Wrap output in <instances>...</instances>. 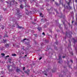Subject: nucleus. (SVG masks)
<instances>
[{"label":"nucleus","instance_id":"obj_58","mask_svg":"<svg viewBox=\"0 0 77 77\" xmlns=\"http://www.w3.org/2000/svg\"><path fill=\"white\" fill-rule=\"evenodd\" d=\"M51 32H52V31H51Z\"/></svg>","mask_w":77,"mask_h":77},{"label":"nucleus","instance_id":"obj_36","mask_svg":"<svg viewBox=\"0 0 77 77\" xmlns=\"http://www.w3.org/2000/svg\"><path fill=\"white\" fill-rule=\"evenodd\" d=\"M2 74H3V73H4V72H2Z\"/></svg>","mask_w":77,"mask_h":77},{"label":"nucleus","instance_id":"obj_47","mask_svg":"<svg viewBox=\"0 0 77 77\" xmlns=\"http://www.w3.org/2000/svg\"><path fill=\"white\" fill-rule=\"evenodd\" d=\"M65 24V22H63V24Z\"/></svg>","mask_w":77,"mask_h":77},{"label":"nucleus","instance_id":"obj_32","mask_svg":"<svg viewBox=\"0 0 77 77\" xmlns=\"http://www.w3.org/2000/svg\"><path fill=\"white\" fill-rule=\"evenodd\" d=\"M3 41H4V42H6V40H3Z\"/></svg>","mask_w":77,"mask_h":77},{"label":"nucleus","instance_id":"obj_3","mask_svg":"<svg viewBox=\"0 0 77 77\" xmlns=\"http://www.w3.org/2000/svg\"><path fill=\"white\" fill-rule=\"evenodd\" d=\"M26 14H27V15H29V12L28 11L27 9H26Z\"/></svg>","mask_w":77,"mask_h":77},{"label":"nucleus","instance_id":"obj_18","mask_svg":"<svg viewBox=\"0 0 77 77\" xmlns=\"http://www.w3.org/2000/svg\"><path fill=\"white\" fill-rule=\"evenodd\" d=\"M69 9H72V7H71L69 5Z\"/></svg>","mask_w":77,"mask_h":77},{"label":"nucleus","instance_id":"obj_10","mask_svg":"<svg viewBox=\"0 0 77 77\" xmlns=\"http://www.w3.org/2000/svg\"><path fill=\"white\" fill-rule=\"evenodd\" d=\"M17 28L18 29H21V28H22V27L21 26H18Z\"/></svg>","mask_w":77,"mask_h":77},{"label":"nucleus","instance_id":"obj_41","mask_svg":"<svg viewBox=\"0 0 77 77\" xmlns=\"http://www.w3.org/2000/svg\"><path fill=\"white\" fill-rule=\"evenodd\" d=\"M27 6V7H30V6H29V5H28Z\"/></svg>","mask_w":77,"mask_h":77},{"label":"nucleus","instance_id":"obj_54","mask_svg":"<svg viewBox=\"0 0 77 77\" xmlns=\"http://www.w3.org/2000/svg\"><path fill=\"white\" fill-rule=\"evenodd\" d=\"M69 41L70 43H71V42H70V41Z\"/></svg>","mask_w":77,"mask_h":77},{"label":"nucleus","instance_id":"obj_19","mask_svg":"<svg viewBox=\"0 0 77 77\" xmlns=\"http://www.w3.org/2000/svg\"><path fill=\"white\" fill-rule=\"evenodd\" d=\"M67 35H68V32H66V36H67Z\"/></svg>","mask_w":77,"mask_h":77},{"label":"nucleus","instance_id":"obj_51","mask_svg":"<svg viewBox=\"0 0 77 77\" xmlns=\"http://www.w3.org/2000/svg\"><path fill=\"white\" fill-rule=\"evenodd\" d=\"M56 12H57V13L58 12H57V11H56Z\"/></svg>","mask_w":77,"mask_h":77},{"label":"nucleus","instance_id":"obj_61","mask_svg":"<svg viewBox=\"0 0 77 77\" xmlns=\"http://www.w3.org/2000/svg\"><path fill=\"white\" fill-rule=\"evenodd\" d=\"M19 14H20V13H19Z\"/></svg>","mask_w":77,"mask_h":77},{"label":"nucleus","instance_id":"obj_28","mask_svg":"<svg viewBox=\"0 0 77 77\" xmlns=\"http://www.w3.org/2000/svg\"><path fill=\"white\" fill-rule=\"evenodd\" d=\"M9 67H10V66H9V65H8L7 68H9Z\"/></svg>","mask_w":77,"mask_h":77},{"label":"nucleus","instance_id":"obj_17","mask_svg":"<svg viewBox=\"0 0 77 77\" xmlns=\"http://www.w3.org/2000/svg\"><path fill=\"white\" fill-rule=\"evenodd\" d=\"M1 55L3 56H5V54L2 53V54H1Z\"/></svg>","mask_w":77,"mask_h":77},{"label":"nucleus","instance_id":"obj_46","mask_svg":"<svg viewBox=\"0 0 77 77\" xmlns=\"http://www.w3.org/2000/svg\"><path fill=\"white\" fill-rule=\"evenodd\" d=\"M12 27H15V26H13Z\"/></svg>","mask_w":77,"mask_h":77},{"label":"nucleus","instance_id":"obj_53","mask_svg":"<svg viewBox=\"0 0 77 77\" xmlns=\"http://www.w3.org/2000/svg\"><path fill=\"white\" fill-rule=\"evenodd\" d=\"M26 0H23V1H26Z\"/></svg>","mask_w":77,"mask_h":77},{"label":"nucleus","instance_id":"obj_48","mask_svg":"<svg viewBox=\"0 0 77 77\" xmlns=\"http://www.w3.org/2000/svg\"><path fill=\"white\" fill-rule=\"evenodd\" d=\"M19 15V17H21V15Z\"/></svg>","mask_w":77,"mask_h":77},{"label":"nucleus","instance_id":"obj_16","mask_svg":"<svg viewBox=\"0 0 77 77\" xmlns=\"http://www.w3.org/2000/svg\"><path fill=\"white\" fill-rule=\"evenodd\" d=\"M12 56H16V54H12Z\"/></svg>","mask_w":77,"mask_h":77},{"label":"nucleus","instance_id":"obj_49","mask_svg":"<svg viewBox=\"0 0 77 77\" xmlns=\"http://www.w3.org/2000/svg\"><path fill=\"white\" fill-rule=\"evenodd\" d=\"M52 1H53V2H54V0H52Z\"/></svg>","mask_w":77,"mask_h":77},{"label":"nucleus","instance_id":"obj_30","mask_svg":"<svg viewBox=\"0 0 77 77\" xmlns=\"http://www.w3.org/2000/svg\"><path fill=\"white\" fill-rule=\"evenodd\" d=\"M69 2H71V0H69Z\"/></svg>","mask_w":77,"mask_h":77},{"label":"nucleus","instance_id":"obj_29","mask_svg":"<svg viewBox=\"0 0 77 77\" xmlns=\"http://www.w3.org/2000/svg\"><path fill=\"white\" fill-rule=\"evenodd\" d=\"M75 25H76V26H77V23H75Z\"/></svg>","mask_w":77,"mask_h":77},{"label":"nucleus","instance_id":"obj_45","mask_svg":"<svg viewBox=\"0 0 77 77\" xmlns=\"http://www.w3.org/2000/svg\"><path fill=\"white\" fill-rule=\"evenodd\" d=\"M34 21H36V19H34Z\"/></svg>","mask_w":77,"mask_h":77},{"label":"nucleus","instance_id":"obj_7","mask_svg":"<svg viewBox=\"0 0 77 77\" xmlns=\"http://www.w3.org/2000/svg\"><path fill=\"white\" fill-rule=\"evenodd\" d=\"M16 71L17 72H21V71H20V70L19 69H16Z\"/></svg>","mask_w":77,"mask_h":77},{"label":"nucleus","instance_id":"obj_13","mask_svg":"<svg viewBox=\"0 0 77 77\" xmlns=\"http://www.w3.org/2000/svg\"><path fill=\"white\" fill-rule=\"evenodd\" d=\"M70 3V2H69L67 3V5H68V6H69V5H70V4H69Z\"/></svg>","mask_w":77,"mask_h":77},{"label":"nucleus","instance_id":"obj_25","mask_svg":"<svg viewBox=\"0 0 77 77\" xmlns=\"http://www.w3.org/2000/svg\"><path fill=\"white\" fill-rule=\"evenodd\" d=\"M55 44H56L57 45V44H58V42H55Z\"/></svg>","mask_w":77,"mask_h":77},{"label":"nucleus","instance_id":"obj_26","mask_svg":"<svg viewBox=\"0 0 77 77\" xmlns=\"http://www.w3.org/2000/svg\"><path fill=\"white\" fill-rule=\"evenodd\" d=\"M74 21H73V20L72 21V24H73V23H74Z\"/></svg>","mask_w":77,"mask_h":77},{"label":"nucleus","instance_id":"obj_12","mask_svg":"<svg viewBox=\"0 0 77 77\" xmlns=\"http://www.w3.org/2000/svg\"><path fill=\"white\" fill-rule=\"evenodd\" d=\"M38 29L39 31H40L42 29L41 28H38Z\"/></svg>","mask_w":77,"mask_h":77},{"label":"nucleus","instance_id":"obj_64","mask_svg":"<svg viewBox=\"0 0 77 77\" xmlns=\"http://www.w3.org/2000/svg\"><path fill=\"white\" fill-rule=\"evenodd\" d=\"M0 20H1V19H0Z\"/></svg>","mask_w":77,"mask_h":77},{"label":"nucleus","instance_id":"obj_2","mask_svg":"<svg viewBox=\"0 0 77 77\" xmlns=\"http://www.w3.org/2000/svg\"><path fill=\"white\" fill-rule=\"evenodd\" d=\"M14 2L15 1H14V0H12L11 2L10 3V5H12V3H14Z\"/></svg>","mask_w":77,"mask_h":77},{"label":"nucleus","instance_id":"obj_27","mask_svg":"<svg viewBox=\"0 0 77 77\" xmlns=\"http://www.w3.org/2000/svg\"><path fill=\"white\" fill-rule=\"evenodd\" d=\"M41 59H42V58L41 57H40L39 58V60H41Z\"/></svg>","mask_w":77,"mask_h":77},{"label":"nucleus","instance_id":"obj_33","mask_svg":"<svg viewBox=\"0 0 77 77\" xmlns=\"http://www.w3.org/2000/svg\"><path fill=\"white\" fill-rule=\"evenodd\" d=\"M60 77H62V75H59Z\"/></svg>","mask_w":77,"mask_h":77},{"label":"nucleus","instance_id":"obj_56","mask_svg":"<svg viewBox=\"0 0 77 77\" xmlns=\"http://www.w3.org/2000/svg\"><path fill=\"white\" fill-rule=\"evenodd\" d=\"M69 25H70V24H69Z\"/></svg>","mask_w":77,"mask_h":77},{"label":"nucleus","instance_id":"obj_37","mask_svg":"<svg viewBox=\"0 0 77 77\" xmlns=\"http://www.w3.org/2000/svg\"><path fill=\"white\" fill-rule=\"evenodd\" d=\"M25 40H26V38L24 39L23 41H25Z\"/></svg>","mask_w":77,"mask_h":77},{"label":"nucleus","instance_id":"obj_22","mask_svg":"<svg viewBox=\"0 0 77 77\" xmlns=\"http://www.w3.org/2000/svg\"><path fill=\"white\" fill-rule=\"evenodd\" d=\"M23 70H25V67H23Z\"/></svg>","mask_w":77,"mask_h":77},{"label":"nucleus","instance_id":"obj_31","mask_svg":"<svg viewBox=\"0 0 77 77\" xmlns=\"http://www.w3.org/2000/svg\"><path fill=\"white\" fill-rule=\"evenodd\" d=\"M65 56H63V58H65Z\"/></svg>","mask_w":77,"mask_h":77},{"label":"nucleus","instance_id":"obj_21","mask_svg":"<svg viewBox=\"0 0 77 77\" xmlns=\"http://www.w3.org/2000/svg\"><path fill=\"white\" fill-rule=\"evenodd\" d=\"M17 12H19V9H17Z\"/></svg>","mask_w":77,"mask_h":77},{"label":"nucleus","instance_id":"obj_5","mask_svg":"<svg viewBox=\"0 0 77 77\" xmlns=\"http://www.w3.org/2000/svg\"><path fill=\"white\" fill-rule=\"evenodd\" d=\"M45 72H46L45 71L43 72L44 74L45 75H47V73H46Z\"/></svg>","mask_w":77,"mask_h":77},{"label":"nucleus","instance_id":"obj_40","mask_svg":"<svg viewBox=\"0 0 77 77\" xmlns=\"http://www.w3.org/2000/svg\"><path fill=\"white\" fill-rule=\"evenodd\" d=\"M63 6H64V8H65V5H63Z\"/></svg>","mask_w":77,"mask_h":77},{"label":"nucleus","instance_id":"obj_59","mask_svg":"<svg viewBox=\"0 0 77 77\" xmlns=\"http://www.w3.org/2000/svg\"><path fill=\"white\" fill-rule=\"evenodd\" d=\"M66 7H67V8H68V6H66Z\"/></svg>","mask_w":77,"mask_h":77},{"label":"nucleus","instance_id":"obj_23","mask_svg":"<svg viewBox=\"0 0 77 77\" xmlns=\"http://www.w3.org/2000/svg\"><path fill=\"white\" fill-rule=\"evenodd\" d=\"M42 34L43 35H45V33L44 32H43Z\"/></svg>","mask_w":77,"mask_h":77},{"label":"nucleus","instance_id":"obj_57","mask_svg":"<svg viewBox=\"0 0 77 77\" xmlns=\"http://www.w3.org/2000/svg\"><path fill=\"white\" fill-rule=\"evenodd\" d=\"M55 11H56V9H55Z\"/></svg>","mask_w":77,"mask_h":77},{"label":"nucleus","instance_id":"obj_44","mask_svg":"<svg viewBox=\"0 0 77 77\" xmlns=\"http://www.w3.org/2000/svg\"><path fill=\"white\" fill-rule=\"evenodd\" d=\"M5 37H8V35H5Z\"/></svg>","mask_w":77,"mask_h":77},{"label":"nucleus","instance_id":"obj_60","mask_svg":"<svg viewBox=\"0 0 77 77\" xmlns=\"http://www.w3.org/2000/svg\"><path fill=\"white\" fill-rule=\"evenodd\" d=\"M65 11V9H64V10H63V11Z\"/></svg>","mask_w":77,"mask_h":77},{"label":"nucleus","instance_id":"obj_8","mask_svg":"<svg viewBox=\"0 0 77 77\" xmlns=\"http://www.w3.org/2000/svg\"><path fill=\"white\" fill-rule=\"evenodd\" d=\"M20 8L21 9H23L24 7H23V5H21L20 6Z\"/></svg>","mask_w":77,"mask_h":77},{"label":"nucleus","instance_id":"obj_63","mask_svg":"<svg viewBox=\"0 0 77 77\" xmlns=\"http://www.w3.org/2000/svg\"><path fill=\"white\" fill-rule=\"evenodd\" d=\"M42 20H43V19H42Z\"/></svg>","mask_w":77,"mask_h":77},{"label":"nucleus","instance_id":"obj_24","mask_svg":"<svg viewBox=\"0 0 77 77\" xmlns=\"http://www.w3.org/2000/svg\"><path fill=\"white\" fill-rule=\"evenodd\" d=\"M9 57V56L8 55V56H6V57H6H6Z\"/></svg>","mask_w":77,"mask_h":77},{"label":"nucleus","instance_id":"obj_52","mask_svg":"<svg viewBox=\"0 0 77 77\" xmlns=\"http://www.w3.org/2000/svg\"><path fill=\"white\" fill-rule=\"evenodd\" d=\"M35 36H36V35H35Z\"/></svg>","mask_w":77,"mask_h":77},{"label":"nucleus","instance_id":"obj_20","mask_svg":"<svg viewBox=\"0 0 77 77\" xmlns=\"http://www.w3.org/2000/svg\"><path fill=\"white\" fill-rule=\"evenodd\" d=\"M70 62H71V63H73V61H72V60H70Z\"/></svg>","mask_w":77,"mask_h":77},{"label":"nucleus","instance_id":"obj_15","mask_svg":"<svg viewBox=\"0 0 77 77\" xmlns=\"http://www.w3.org/2000/svg\"><path fill=\"white\" fill-rule=\"evenodd\" d=\"M55 4L57 5V6H58V4L57 2H55Z\"/></svg>","mask_w":77,"mask_h":77},{"label":"nucleus","instance_id":"obj_9","mask_svg":"<svg viewBox=\"0 0 77 77\" xmlns=\"http://www.w3.org/2000/svg\"><path fill=\"white\" fill-rule=\"evenodd\" d=\"M40 17H43V16H42V13L40 14Z\"/></svg>","mask_w":77,"mask_h":77},{"label":"nucleus","instance_id":"obj_34","mask_svg":"<svg viewBox=\"0 0 77 77\" xmlns=\"http://www.w3.org/2000/svg\"><path fill=\"white\" fill-rule=\"evenodd\" d=\"M41 45H42V46L44 45V44H43V43L42 44H41Z\"/></svg>","mask_w":77,"mask_h":77},{"label":"nucleus","instance_id":"obj_42","mask_svg":"<svg viewBox=\"0 0 77 77\" xmlns=\"http://www.w3.org/2000/svg\"><path fill=\"white\" fill-rule=\"evenodd\" d=\"M25 56L26 57V56H27V54L25 55Z\"/></svg>","mask_w":77,"mask_h":77},{"label":"nucleus","instance_id":"obj_14","mask_svg":"<svg viewBox=\"0 0 77 77\" xmlns=\"http://www.w3.org/2000/svg\"><path fill=\"white\" fill-rule=\"evenodd\" d=\"M59 60H61L62 59L61 58V57L60 56H59Z\"/></svg>","mask_w":77,"mask_h":77},{"label":"nucleus","instance_id":"obj_1","mask_svg":"<svg viewBox=\"0 0 77 77\" xmlns=\"http://www.w3.org/2000/svg\"><path fill=\"white\" fill-rule=\"evenodd\" d=\"M72 39L74 43V44H75V42H77V40H75V39L74 38H72Z\"/></svg>","mask_w":77,"mask_h":77},{"label":"nucleus","instance_id":"obj_4","mask_svg":"<svg viewBox=\"0 0 77 77\" xmlns=\"http://www.w3.org/2000/svg\"><path fill=\"white\" fill-rule=\"evenodd\" d=\"M5 45L6 47H8L9 46V44H6Z\"/></svg>","mask_w":77,"mask_h":77},{"label":"nucleus","instance_id":"obj_35","mask_svg":"<svg viewBox=\"0 0 77 77\" xmlns=\"http://www.w3.org/2000/svg\"><path fill=\"white\" fill-rule=\"evenodd\" d=\"M75 2L77 3V0H75Z\"/></svg>","mask_w":77,"mask_h":77},{"label":"nucleus","instance_id":"obj_39","mask_svg":"<svg viewBox=\"0 0 77 77\" xmlns=\"http://www.w3.org/2000/svg\"><path fill=\"white\" fill-rule=\"evenodd\" d=\"M9 60L11 61V59H9Z\"/></svg>","mask_w":77,"mask_h":77},{"label":"nucleus","instance_id":"obj_62","mask_svg":"<svg viewBox=\"0 0 77 77\" xmlns=\"http://www.w3.org/2000/svg\"><path fill=\"white\" fill-rule=\"evenodd\" d=\"M23 54H24V53H23Z\"/></svg>","mask_w":77,"mask_h":77},{"label":"nucleus","instance_id":"obj_38","mask_svg":"<svg viewBox=\"0 0 77 77\" xmlns=\"http://www.w3.org/2000/svg\"><path fill=\"white\" fill-rule=\"evenodd\" d=\"M60 28V29H62V28H60V27H59Z\"/></svg>","mask_w":77,"mask_h":77},{"label":"nucleus","instance_id":"obj_43","mask_svg":"<svg viewBox=\"0 0 77 77\" xmlns=\"http://www.w3.org/2000/svg\"><path fill=\"white\" fill-rule=\"evenodd\" d=\"M58 63H60V61H59Z\"/></svg>","mask_w":77,"mask_h":77},{"label":"nucleus","instance_id":"obj_11","mask_svg":"<svg viewBox=\"0 0 77 77\" xmlns=\"http://www.w3.org/2000/svg\"><path fill=\"white\" fill-rule=\"evenodd\" d=\"M56 71V69H54L53 70H52V72H54Z\"/></svg>","mask_w":77,"mask_h":77},{"label":"nucleus","instance_id":"obj_6","mask_svg":"<svg viewBox=\"0 0 77 77\" xmlns=\"http://www.w3.org/2000/svg\"><path fill=\"white\" fill-rule=\"evenodd\" d=\"M25 72L27 74H29V71H25Z\"/></svg>","mask_w":77,"mask_h":77},{"label":"nucleus","instance_id":"obj_55","mask_svg":"<svg viewBox=\"0 0 77 77\" xmlns=\"http://www.w3.org/2000/svg\"><path fill=\"white\" fill-rule=\"evenodd\" d=\"M72 55H73V53H72Z\"/></svg>","mask_w":77,"mask_h":77},{"label":"nucleus","instance_id":"obj_50","mask_svg":"<svg viewBox=\"0 0 77 77\" xmlns=\"http://www.w3.org/2000/svg\"><path fill=\"white\" fill-rule=\"evenodd\" d=\"M57 36V35H55V37L56 38V36Z\"/></svg>","mask_w":77,"mask_h":77}]
</instances>
